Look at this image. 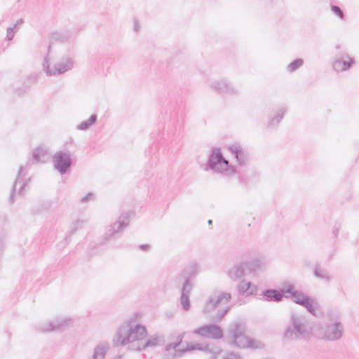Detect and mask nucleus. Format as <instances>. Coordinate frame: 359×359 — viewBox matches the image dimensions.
Here are the masks:
<instances>
[{
  "label": "nucleus",
  "mask_w": 359,
  "mask_h": 359,
  "mask_svg": "<svg viewBox=\"0 0 359 359\" xmlns=\"http://www.w3.org/2000/svg\"><path fill=\"white\" fill-rule=\"evenodd\" d=\"M193 334L198 335L203 338L218 339L223 336L222 328L214 324L201 326L193 331Z\"/></svg>",
  "instance_id": "9b49d317"
},
{
  "label": "nucleus",
  "mask_w": 359,
  "mask_h": 359,
  "mask_svg": "<svg viewBox=\"0 0 359 359\" xmlns=\"http://www.w3.org/2000/svg\"><path fill=\"white\" fill-rule=\"evenodd\" d=\"M314 275L319 278H322L327 281L330 280L329 274L325 270L319 267H316L314 270Z\"/></svg>",
  "instance_id": "7c9ffc66"
},
{
  "label": "nucleus",
  "mask_w": 359,
  "mask_h": 359,
  "mask_svg": "<svg viewBox=\"0 0 359 359\" xmlns=\"http://www.w3.org/2000/svg\"><path fill=\"white\" fill-rule=\"evenodd\" d=\"M71 154L69 151H57L53 156V165L60 174H65L72 165Z\"/></svg>",
  "instance_id": "9d476101"
},
{
  "label": "nucleus",
  "mask_w": 359,
  "mask_h": 359,
  "mask_svg": "<svg viewBox=\"0 0 359 359\" xmlns=\"http://www.w3.org/2000/svg\"><path fill=\"white\" fill-rule=\"evenodd\" d=\"M250 271H257L262 270L265 266V263L260 259H254L248 263Z\"/></svg>",
  "instance_id": "393cba45"
},
{
  "label": "nucleus",
  "mask_w": 359,
  "mask_h": 359,
  "mask_svg": "<svg viewBox=\"0 0 359 359\" xmlns=\"http://www.w3.org/2000/svg\"><path fill=\"white\" fill-rule=\"evenodd\" d=\"M205 171L212 170L217 173H221L225 176L229 177L235 174V168L229 165L219 149L214 148L210 155L208 163L205 165Z\"/></svg>",
  "instance_id": "0eeeda50"
},
{
  "label": "nucleus",
  "mask_w": 359,
  "mask_h": 359,
  "mask_svg": "<svg viewBox=\"0 0 359 359\" xmlns=\"http://www.w3.org/2000/svg\"><path fill=\"white\" fill-rule=\"evenodd\" d=\"M337 232H338V229H334V230H333V233H334V234L335 236H337Z\"/></svg>",
  "instance_id": "4c0bfd02"
},
{
  "label": "nucleus",
  "mask_w": 359,
  "mask_h": 359,
  "mask_svg": "<svg viewBox=\"0 0 359 359\" xmlns=\"http://www.w3.org/2000/svg\"><path fill=\"white\" fill-rule=\"evenodd\" d=\"M231 298V294L229 292L217 291L212 293L204 305L203 313L213 321L222 320L230 309Z\"/></svg>",
  "instance_id": "20e7f679"
},
{
  "label": "nucleus",
  "mask_w": 359,
  "mask_h": 359,
  "mask_svg": "<svg viewBox=\"0 0 359 359\" xmlns=\"http://www.w3.org/2000/svg\"><path fill=\"white\" fill-rule=\"evenodd\" d=\"M354 60L348 55L337 58L332 64L334 69L337 72H344L348 69L353 64Z\"/></svg>",
  "instance_id": "dca6fc26"
},
{
  "label": "nucleus",
  "mask_w": 359,
  "mask_h": 359,
  "mask_svg": "<svg viewBox=\"0 0 359 359\" xmlns=\"http://www.w3.org/2000/svg\"><path fill=\"white\" fill-rule=\"evenodd\" d=\"M181 304L185 311L190 308L189 296L181 295Z\"/></svg>",
  "instance_id": "2f4dec72"
},
{
  "label": "nucleus",
  "mask_w": 359,
  "mask_h": 359,
  "mask_svg": "<svg viewBox=\"0 0 359 359\" xmlns=\"http://www.w3.org/2000/svg\"><path fill=\"white\" fill-rule=\"evenodd\" d=\"M211 223H212V220H209L208 224H211Z\"/></svg>",
  "instance_id": "ea45409f"
},
{
  "label": "nucleus",
  "mask_w": 359,
  "mask_h": 359,
  "mask_svg": "<svg viewBox=\"0 0 359 359\" xmlns=\"http://www.w3.org/2000/svg\"><path fill=\"white\" fill-rule=\"evenodd\" d=\"M292 298L296 304L305 307L309 313L313 316L317 315L318 303L313 298L306 296L302 292L299 290L293 297H292Z\"/></svg>",
  "instance_id": "f8f14e48"
},
{
  "label": "nucleus",
  "mask_w": 359,
  "mask_h": 359,
  "mask_svg": "<svg viewBox=\"0 0 359 359\" xmlns=\"http://www.w3.org/2000/svg\"><path fill=\"white\" fill-rule=\"evenodd\" d=\"M185 333L180 334L178 338L180 341L174 344H169L166 346V351L168 353V357L172 358L181 356L182 353L198 350L207 352L210 356L208 359H243L241 354L233 351H224L220 348L213 345H206L203 343L189 342L184 348H178L180 344L184 337Z\"/></svg>",
  "instance_id": "f03ea898"
},
{
  "label": "nucleus",
  "mask_w": 359,
  "mask_h": 359,
  "mask_svg": "<svg viewBox=\"0 0 359 359\" xmlns=\"http://www.w3.org/2000/svg\"><path fill=\"white\" fill-rule=\"evenodd\" d=\"M211 88L215 91L225 95H236L238 88L226 79H220L211 83Z\"/></svg>",
  "instance_id": "ddd939ff"
},
{
  "label": "nucleus",
  "mask_w": 359,
  "mask_h": 359,
  "mask_svg": "<svg viewBox=\"0 0 359 359\" xmlns=\"http://www.w3.org/2000/svg\"><path fill=\"white\" fill-rule=\"evenodd\" d=\"M74 66V59L69 55L55 54L50 46L42 63V69L48 76H57L72 70Z\"/></svg>",
  "instance_id": "39448f33"
},
{
  "label": "nucleus",
  "mask_w": 359,
  "mask_h": 359,
  "mask_svg": "<svg viewBox=\"0 0 359 359\" xmlns=\"http://www.w3.org/2000/svg\"><path fill=\"white\" fill-rule=\"evenodd\" d=\"M50 153L45 147H39L34 149L32 158L36 163H45L50 159Z\"/></svg>",
  "instance_id": "a211bd4d"
},
{
  "label": "nucleus",
  "mask_w": 359,
  "mask_h": 359,
  "mask_svg": "<svg viewBox=\"0 0 359 359\" xmlns=\"http://www.w3.org/2000/svg\"><path fill=\"white\" fill-rule=\"evenodd\" d=\"M192 290V284L191 283L190 280L187 279L181 289V295H186L189 296L191 291Z\"/></svg>",
  "instance_id": "c756f323"
},
{
  "label": "nucleus",
  "mask_w": 359,
  "mask_h": 359,
  "mask_svg": "<svg viewBox=\"0 0 359 359\" xmlns=\"http://www.w3.org/2000/svg\"><path fill=\"white\" fill-rule=\"evenodd\" d=\"M237 288L240 294L245 296L252 295L257 290V288L255 285L245 280H241L238 285Z\"/></svg>",
  "instance_id": "aec40b11"
},
{
  "label": "nucleus",
  "mask_w": 359,
  "mask_h": 359,
  "mask_svg": "<svg viewBox=\"0 0 359 359\" xmlns=\"http://www.w3.org/2000/svg\"><path fill=\"white\" fill-rule=\"evenodd\" d=\"M85 222H86L85 220H83V219H76V220L74 221L70 226V230H69L70 233H74L78 230L83 229L84 226Z\"/></svg>",
  "instance_id": "c85d7f7f"
},
{
  "label": "nucleus",
  "mask_w": 359,
  "mask_h": 359,
  "mask_svg": "<svg viewBox=\"0 0 359 359\" xmlns=\"http://www.w3.org/2000/svg\"><path fill=\"white\" fill-rule=\"evenodd\" d=\"M115 359H123V358L121 356H118Z\"/></svg>",
  "instance_id": "58836bf2"
},
{
  "label": "nucleus",
  "mask_w": 359,
  "mask_h": 359,
  "mask_svg": "<svg viewBox=\"0 0 359 359\" xmlns=\"http://www.w3.org/2000/svg\"><path fill=\"white\" fill-rule=\"evenodd\" d=\"M344 327L340 322H335L327 325L325 328L316 330V336L330 341L338 340L342 337Z\"/></svg>",
  "instance_id": "1a4fd4ad"
},
{
  "label": "nucleus",
  "mask_w": 359,
  "mask_h": 359,
  "mask_svg": "<svg viewBox=\"0 0 359 359\" xmlns=\"http://www.w3.org/2000/svg\"><path fill=\"white\" fill-rule=\"evenodd\" d=\"M133 215L132 212H123L114 223L109 225L103 235V239L105 241L114 238L116 234L126 229L130 222V217Z\"/></svg>",
  "instance_id": "6e6552de"
},
{
  "label": "nucleus",
  "mask_w": 359,
  "mask_h": 359,
  "mask_svg": "<svg viewBox=\"0 0 359 359\" xmlns=\"http://www.w3.org/2000/svg\"><path fill=\"white\" fill-rule=\"evenodd\" d=\"M245 275V269L243 263H238L233 264L228 271V277L233 280L236 281L241 278Z\"/></svg>",
  "instance_id": "6ab92c4d"
},
{
  "label": "nucleus",
  "mask_w": 359,
  "mask_h": 359,
  "mask_svg": "<svg viewBox=\"0 0 359 359\" xmlns=\"http://www.w3.org/2000/svg\"><path fill=\"white\" fill-rule=\"evenodd\" d=\"M74 323V319L69 316L60 315L54 318L55 331H65Z\"/></svg>",
  "instance_id": "f3484780"
},
{
  "label": "nucleus",
  "mask_w": 359,
  "mask_h": 359,
  "mask_svg": "<svg viewBox=\"0 0 359 359\" xmlns=\"http://www.w3.org/2000/svg\"><path fill=\"white\" fill-rule=\"evenodd\" d=\"M97 116L96 114H92L88 120L83 121L78 124L76 128L78 130L85 131L90 129L93 125L97 121Z\"/></svg>",
  "instance_id": "b1692460"
},
{
  "label": "nucleus",
  "mask_w": 359,
  "mask_h": 359,
  "mask_svg": "<svg viewBox=\"0 0 359 359\" xmlns=\"http://www.w3.org/2000/svg\"><path fill=\"white\" fill-rule=\"evenodd\" d=\"M35 329L43 332H50L55 331L54 319L52 320H42L35 324Z\"/></svg>",
  "instance_id": "412c9836"
},
{
  "label": "nucleus",
  "mask_w": 359,
  "mask_h": 359,
  "mask_svg": "<svg viewBox=\"0 0 359 359\" xmlns=\"http://www.w3.org/2000/svg\"><path fill=\"white\" fill-rule=\"evenodd\" d=\"M22 24V20L20 19V20H18L17 22L13 26L7 28L6 37L8 41H11V39H13L15 32L18 29L19 26L21 25Z\"/></svg>",
  "instance_id": "bb28decb"
},
{
  "label": "nucleus",
  "mask_w": 359,
  "mask_h": 359,
  "mask_svg": "<svg viewBox=\"0 0 359 359\" xmlns=\"http://www.w3.org/2000/svg\"><path fill=\"white\" fill-rule=\"evenodd\" d=\"M147 330L137 316L126 320L118 327L116 334V344L126 346L128 350L141 351L147 347L156 344V339H147Z\"/></svg>",
  "instance_id": "f257e3e1"
},
{
  "label": "nucleus",
  "mask_w": 359,
  "mask_h": 359,
  "mask_svg": "<svg viewBox=\"0 0 359 359\" xmlns=\"http://www.w3.org/2000/svg\"><path fill=\"white\" fill-rule=\"evenodd\" d=\"M26 184H26L25 182H22V183L20 184V191H19V192H20V194H22V189H23V188L26 186Z\"/></svg>",
  "instance_id": "e433bc0d"
},
{
  "label": "nucleus",
  "mask_w": 359,
  "mask_h": 359,
  "mask_svg": "<svg viewBox=\"0 0 359 359\" xmlns=\"http://www.w3.org/2000/svg\"><path fill=\"white\" fill-rule=\"evenodd\" d=\"M140 249L143 251H149L150 250V246L147 244H143L140 245Z\"/></svg>",
  "instance_id": "c9c22d12"
},
{
  "label": "nucleus",
  "mask_w": 359,
  "mask_h": 359,
  "mask_svg": "<svg viewBox=\"0 0 359 359\" xmlns=\"http://www.w3.org/2000/svg\"><path fill=\"white\" fill-rule=\"evenodd\" d=\"M232 156L240 165H245L249 159L248 151L239 143H233L228 146Z\"/></svg>",
  "instance_id": "4468645a"
},
{
  "label": "nucleus",
  "mask_w": 359,
  "mask_h": 359,
  "mask_svg": "<svg viewBox=\"0 0 359 359\" xmlns=\"http://www.w3.org/2000/svg\"><path fill=\"white\" fill-rule=\"evenodd\" d=\"M22 171H23V167L21 166L19 169V171H18V178L16 180V181L15 182V184H14V186H13V189H16L18 186L21 184V182L19 180V177L21 176L22 173Z\"/></svg>",
  "instance_id": "f704fd0d"
},
{
  "label": "nucleus",
  "mask_w": 359,
  "mask_h": 359,
  "mask_svg": "<svg viewBox=\"0 0 359 359\" xmlns=\"http://www.w3.org/2000/svg\"><path fill=\"white\" fill-rule=\"evenodd\" d=\"M263 295L267 301L280 302L283 299L281 292L276 290H266L264 291Z\"/></svg>",
  "instance_id": "5701e85b"
},
{
  "label": "nucleus",
  "mask_w": 359,
  "mask_h": 359,
  "mask_svg": "<svg viewBox=\"0 0 359 359\" xmlns=\"http://www.w3.org/2000/svg\"><path fill=\"white\" fill-rule=\"evenodd\" d=\"M1 251V249L0 248V252Z\"/></svg>",
  "instance_id": "a19ab883"
},
{
  "label": "nucleus",
  "mask_w": 359,
  "mask_h": 359,
  "mask_svg": "<svg viewBox=\"0 0 359 359\" xmlns=\"http://www.w3.org/2000/svg\"><path fill=\"white\" fill-rule=\"evenodd\" d=\"M297 291L292 284L287 283L283 286L281 294L285 297H292Z\"/></svg>",
  "instance_id": "a878e982"
},
{
  "label": "nucleus",
  "mask_w": 359,
  "mask_h": 359,
  "mask_svg": "<svg viewBox=\"0 0 359 359\" xmlns=\"http://www.w3.org/2000/svg\"><path fill=\"white\" fill-rule=\"evenodd\" d=\"M95 198V196L93 193L89 192L86 194L85 196H82L80 199V201L83 203H88L89 201H94Z\"/></svg>",
  "instance_id": "473e14b6"
},
{
  "label": "nucleus",
  "mask_w": 359,
  "mask_h": 359,
  "mask_svg": "<svg viewBox=\"0 0 359 359\" xmlns=\"http://www.w3.org/2000/svg\"><path fill=\"white\" fill-rule=\"evenodd\" d=\"M286 108L285 107H278L274 114L271 117L269 121V125L276 126L278 125L283 118L285 113L286 112Z\"/></svg>",
  "instance_id": "4be33fe9"
},
{
  "label": "nucleus",
  "mask_w": 359,
  "mask_h": 359,
  "mask_svg": "<svg viewBox=\"0 0 359 359\" xmlns=\"http://www.w3.org/2000/svg\"><path fill=\"white\" fill-rule=\"evenodd\" d=\"M244 324L239 322H233L228 329V340L229 343L239 348H262V342L251 339L245 334Z\"/></svg>",
  "instance_id": "423d86ee"
},
{
  "label": "nucleus",
  "mask_w": 359,
  "mask_h": 359,
  "mask_svg": "<svg viewBox=\"0 0 359 359\" xmlns=\"http://www.w3.org/2000/svg\"><path fill=\"white\" fill-rule=\"evenodd\" d=\"M110 349V344L107 341H99L93 348L90 358L93 359H105Z\"/></svg>",
  "instance_id": "2eb2a0df"
},
{
  "label": "nucleus",
  "mask_w": 359,
  "mask_h": 359,
  "mask_svg": "<svg viewBox=\"0 0 359 359\" xmlns=\"http://www.w3.org/2000/svg\"><path fill=\"white\" fill-rule=\"evenodd\" d=\"M331 10L335 15L339 16L340 19L344 18V12L341 11V9L339 6H332Z\"/></svg>",
  "instance_id": "72a5a7b5"
},
{
  "label": "nucleus",
  "mask_w": 359,
  "mask_h": 359,
  "mask_svg": "<svg viewBox=\"0 0 359 359\" xmlns=\"http://www.w3.org/2000/svg\"><path fill=\"white\" fill-rule=\"evenodd\" d=\"M318 325L312 324L304 316L292 312L290 315V325L284 331L285 341L309 339L316 336Z\"/></svg>",
  "instance_id": "7ed1b4c3"
},
{
  "label": "nucleus",
  "mask_w": 359,
  "mask_h": 359,
  "mask_svg": "<svg viewBox=\"0 0 359 359\" xmlns=\"http://www.w3.org/2000/svg\"><path fill=\"white\" fill-rule=\"evenodd\" d=\"M304 64V60L302 59H296L293 62H290L287 66V70L289 72H293L300 68Z\"/></svg>",
  "instance_id": "cd10ccee"
}]
</instances>
